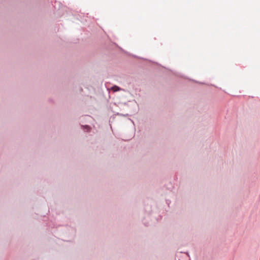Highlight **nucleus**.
<instances>
[{
  "label": "nucleus",
  "mask_w": 260,
  "mask_h": 260,
  "mask_svg": "<svg viewBox=\"0 0 260 260\" xmlns=\"http://www.w3.org/2000/svg\"><path fill=\"white\" fill-rule=\"evenodd\" d=\"M111 89L115 92L120 90V88L117 86H114L112 87Z\"/></svg>",
  "instance_id": "f257e3e1"
}]
</instances>
